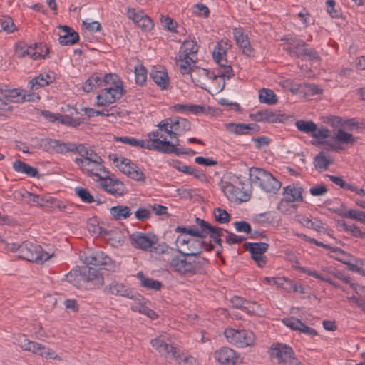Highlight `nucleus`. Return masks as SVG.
Segmentation results:
<instances>
[{
  "label": "nucleus",
  "instance_id": "f257e3e1",
  "mask_svg": "<svg viewBox=\"0 0 365 365\" xmlns=\"http://www.w3.org/2000/svg\"><path fill=\"white\" fill-rule=\"evenodd\" d=\"M178 252L180 255L171 258L170 265L175 272L180 274H200L208 264V260L204 257H190L179 249Z\"/></svg>",
  "mask_w": 365,
  "mask_h": 365
},
{
  "label": "nucleus",
  "instance_id": "f03ea898",
  "mask_svg": "<svg viewBox=\"0 0 365 365\" xmlns=\"http://www.w3.org/2000/svg\"><path fill=\"white\" fill-rule=\"evenodd\" d=\"M222 190L232 202H247L252 194V186L240 176L229 175L227 180L222 181Z\"/></svg>",
  "mask_w": 365,
  "mask_h": 365
},
{
  "label": "nucleus",
  "instance_id": "7ed1b4c3",
  "mask_svg": "<svg viewBox=\"0 0 365 365\" xmlns=\"http://www.w3.org/2000/svg\"><path fill=\"white\" fill-rule=\"evenodd\" d=\"M84 264L101 267L100 269L115 272L119 270V265L102 251L88 250L81 256Z\"/></svg>",
  "mask_w": 365,
  "mask_h": 365
},
{
  "label": "nucleus",
  "instance_id": "20e7f679",
  "mask_svg": "<svg viewBox=\"0 0 365 365\" xmlns=\"http://www.w3.org/2000/svg\"><path fill=\"white\" fill-rule=\"evenodd\" d=\"M109 158L114 163H116V167L129 178L136 181H145V174L130 159L121 157L120 161L118 163L119 158L117 154H110Z\"/></svg>",
  "mask_w": 365,
  "mask_h": 365
},
{
  "label": "nucleus",
  "instance_id": "39448f33",
  "mask_svg": "<svg viewBox=\"0 0 365 365\" xmlns=\"http://www.w3.org/2000/svg\"><path fill=\"white\" fill-rule=\"evenodd\" d=\"M109 158L114 163H116V167L129 178L136 181H145V174L130 159L121 157L120 161L118 163L119 158L117 154H110Z\"/></svg>",
  "mask_w": 365,
  "mask_h": 365
},
{
  "label": "nucleus",
  "instance_id": "423d86ee",
  "mask_svg": "<svg viewBox=\"0 0 365 365\" xmlns=\"http://www.w3.org/2000/svg\"><path fill=\"white\" fill-rule=\"evenodd\" d=\"M225 335L231 344L238 347L251 346L255 342V335L250 330L226 329Z\"/></svg>",
  "mask_w": 365,
  "mask_h": 365
},
{
  "label": "nucleus",
  "instance_id": "0eeeda50",
  "mask_svg": "<svg viewBox=\"0 0 365 365\" xmlns=\"http://www.w3.org/2000/svg\"><path fill=\"white\" fill-rule=\"evenodd\" d=\"M271 356L278 360L279 364L283 365H304L295 356L293 349L283 344H273L271 348Z\"/></svg>",
  "mask_w": 365,
  "mask_h": 365
},
{
  "label": "nucleus",
  "instance_id": "6e6552de",
  "mask_svg": "<svg viewBox=\"0 0 365 365\" xmlns=\"http://www.w3.org/2000/svg\"><path fill=\"white\" fill-rule=\"evenodd\" d=\"M15 340V344L25 351H31L34 354L49 359H56L57 356L52 350L42 346L41 344L29 340L24 334H19Z\"/></svg>",
  "mask_w": 365,
  "mask_h": 365
},
{
  "label": "nucleus",
  "instance_id": "1a4fd4ad",
  "mask_svg": "<svg viewBox=\"0 0 365 365\" xmlns=\"http://www.w3.org/2000/svg\"><path fill=\"white\" fill-rule=\"evenodd\" d=\"M158 128L155 131L148 133L149 139L147 140V143L149 145V150H156L160 152V148L163 146L162 141H168L166 135H170L169 124L166 119L160 121L158 125Z\"/></svg>",
  "mask_w": 365,
  "mask_h": 365
},
{
  "label": "nucleus",
  "instance_id": "9d476101",
  "mask_svg": "<svg viewBox=\"0 0 365 365\" xmlns=\"http://www.w3.org/2000/svg\"><path fill=\"white\" fill-rule=\"evenodd\" d=\"M102 269H95L88 266L76 268L71 274H76L78 272L81 273L83 281L90 283L96 288L102 287L104 284V276Z\"/></svg>",
  "mask_w": 365,
  "mask_h": 365
},
{
  "label": "nucleus",
  "instance_id": "9b49d317",
  "mask_svg": "<svg viewBox=\"0 0 365 365\" xmlns=\"http://www.w3.org/2000/svg\"><path fill=\"white\" fill-rule=\"evenodd\" d=\"M123 87L114 86L101 89L96 96V106L108 107L110 104L116 102L124 93Z\"/></svg>",
  "mask_w": 365,
  "mask_h": 365
},
{
  "label": "nucleus",
  "instance_id": "f8f14e48",
  "mask_svg": "<svg viewBox=\"0 0 365 365\" xmlns=\"http://www.w3.org/2000/svg\"><path fill=\"white\" fill-rule=\"evenodd\" d=\"M245 250L251 254L252 259L259 267H263L267 264V257L264 255L269 248L266 242H245L243 245Z\"/></svg>",
  "mask_w": 365,
  "mask_h": 365
},
{
  "label": "nucleus",
  "instance_id": "ddd939ff",
  "mask_svg": "<svg viewBox=\"0 0 365 365\" xmlns=\"http://www.w3.org/2000/svg\"><path fill=\"white\" fill-rule=\"evenodd\" d=\"M130 240L134 247L147 251L157 244L158 238L150 232H135L130 236Z\"/></svg>",
  "mask_w": 365,
  "mask_h": 365
},
{
  "label": "nucleus",
  "instance_id": "4468645a",
  "mask_svg": "<svg viewBox=\"0 0 365 365\" xmlns=\"http://www.w3.org/2000/svg\"><path fill=\"white\" fill-rule=\"evenodd\" d=\"M167 120L170 126V137L171 139L175 138L177 142H179L178 135H182L191 129L190 122L185 118L175 116Z\"/></svg>",
  "mask_w": 365,
  "mask_h": 365
},
{
  "label": "nucleus",
  "instance_id": "2eb2a0df",
  "mask_svg": "<svg viewBox=\"0 0 365 365\" xmlns=\"http://www.w3.org/2000/svg\"><path fill=\"white\" fill-rule=\"evenodd\" d=\"M303 188L297 184H291L283 188L284 198L278 203L277 209L284 212L282 207L284 203L303 202Z\"/></svg>",
  "mask_w": 365,
  "mask_h": 365
},
{
  "label": "nucleus",
  "instance_id": "dca6fc26",
  "mask_svg": "<svg viewBox=\"0 0 365 365\" xmlns=\"http://www.w3.org/2000/svg\"><path fill=\"white\" fill-rule=\"evenodd\" d=\"M105 292L116 296L128 297L133 300L143 299V297L140 294L133 292L125 284L116 281L113 282L109 286L106 287Z\"/></svg>",
  "mask_w": 365,
  "mask_h": 365
},
{
  "label": "nucleus",
  "instance_id": "f3484780",
  "mask_svg": "<svg viewBox=\"0 0 365 365\" xmlns=\"http://www.w3.org/2000/svg\"><path fill=\"white\" fill-rule=\"evenodd\" d=\"M283 40L287 44L285 51L292 58H300L308 45L303 40L292 36H287Z\"/></svg>",
  "mask_w": 365,
  "mask_h": 365
},
{
  "label": "nucleus",
  "instance_id": "a211bd4d",
  "mask_svg": "<svg viewBox=\"0 0 365 365\" xmlns=\"http://www.w3.org/2000/svg\"><path fill=\"white\" fill-rule=\"evenodd\" d=\"M192 81L198 87L202 89H207V83L209 80L212 79V82L215 81L217 76L212 71L205 68L195 67L192 73L190 74Z\"/></svg>",
  "mask_w": 365,
  "mask_h": 365
},
{
  "label": "nucleus",
  "instance_id": "6ab92c4d",
  "mask_svg": "<svg viewBox=\"0 0 365 365\" xmlns=\"http://www.w3.org/2000/svg\"><path fill=\"white\" fill-rule=\"evenodd\" d=\"M214 248L215 246L212 244L202 240L201 238H192L190 239V243L186 247L187 252L185 253L190 257H201L199 256V255L203 250L207 252H210L212 251Z\"/></svg>",
  "mask_w": 365,
  "mask_h": 365
},
{
  "label": "nucleus",
  "instance_id": "aec40b11",
  "mask_svg": "<svg viewBox=\"0 0 365 365\" xmlns=\"http://www.w3.org/2000/svg\"><path fill=\"white\" fill-rule=\"evenodd\" d=\"M41 252V247L38 245L25 242L20 245V257L29 262H36L40 257L39 252Z\"/></svg>",
  "mask_w": 365,
  "mask_h": 365
},
{
  "label": "nucleus",
  "instance_id": "412c9836",
  "mask_svg": "<svg viewBox=\"0 0 365 365\" xmlns=\"http://www.w3.org/2000/svg\"><path fill=\"white\" fill-rule=\"evenodd\" d=\"M45 145L48 149H52L57 153H76L78 144L73 143H65L60 140L46 138Z\"/></svg>",
  "mask_w": 365,
  "mask_h": 365
},
{
  "label": "nucleus",
  "instance_id": "4be33fe9",
  "mask_svg": "<svg viewBox=\"0 0 365 365\" xmlns=\"http://www.w3.org/2000/svg\"><path fill=\"white\" fill-rule=\"evenodd\" d=\"M214 357L222 365H235L239 356L233 349L222 347L215 352Z\"/></svg>",
  "mask_w": 365,
  "mask_h": 365
},
{
  "label": "nucleus",
  "instance_id": "5701e85b",
  "mask_svg": "<svg viewBox=\"0 0 365 365\" xmlns=\"http://www.w3.org/2000/svg\"><path fill=\"white\" fill-rule=\"evenodd\" d=\"M101 181L103 190L114 196H123L125 193L124 184L118 180L112 179L109 176V178Z\"/></svg>",
  "mask_w": 365,
  "mask_h": 365
},
{
  "label": "nucleus",
  "instance_id": "b1692460",
  "mask_svg": "<svg viewBox=\"0 0 365 365\" xmlns=\"http://www.w3.org/2000/svg\"><path fill=\"white\" fill-rule=\"evenodd\" d=\"M233 35L237 45L242 50V53L247 56H254V51L250 46L247 35H245L241 28H235L233 30Z\"/></svg>",
  "mask_w": 365,
  "mask_h": 365
},
{
  "label": "nucleus",
  "instance_id": "393cba45",
  "mask_svg": "<svg viewBox=\"0 0 365 365\" xmlns=\"http://www.w3.org/2000/svg\"><path fill=\"white\" fill-rule=\"evenodd\" d=\"M201 224L203 227V231H205V238L209 236L220 247V251H222V241L220 237L222 236L223 232H225V229L213 226L208 222H201Z\"/></svg>",
  "mask_w": 365,
  "mask_h": 365
},
{
  "label": "nucleus",
  "instance_id": "a878e982",
  "mask_svg": "<svg viewBox=\"0 0 365 365\" xmlns=\"http://www.w3.org/2000/svg\"><path fill=\"white\" fill-rule=\"evenodd\" d=\"M227 130L236 135H247L252 133H257L259 130V126L256 123H234L226 124Z\"/></svg>",
  "mask_w": 365,
  "mask_h": 365
},
{
  "label": "nucleus",
  "instance_id": "bb28decb",
  "mask_svg": "<svg viewBox=\"0 0 365 365\" xmlns=\"http://www.w3.org/2000/svg\"><path fill=\"white\" fill-rule=\"evenodd\" d=\"M89 176H96L98 180L109 178V171H108L103 164L94 163L88 160L86 163L84 170Z\"/></svg>",
  "mask_w": 365,
  "mask_h": 365
},
{
  "label": "nucleus",
  "instance_id": "cd10ccee",
  "mask_svg": "<svg viewBox=\"0 0 365 365\" xmlns=\"http://www.w3.org/2000/svg\"><path fill=\"white\" fill-rule=\"evenodd\" d=\"M150 76L153 81L162 89H166L169 86L170 81L168 73L163 68L160 70L153 68L151 71Z\"/></svg>",
  "mask_w": 365,
  "mask_h": 365
},
{
  "label": "nucleus",
  "instance_id": "c85d7f7f",
  "mask_svg": "<svg viewBox=\"0 0 365 365\" xmlns=\"http://www.w3.org/2000/svg\"><path fill=\"white\" fill-rule=\"evenodd\" d=\"M269 172L259 168L252 167L249 169V178L250 185L252 183L261 187Z\"/></svg>",
  "mask_w": 365,
  "mask_h": 365
},
{
  "label": "nucleus",
  "instance_id": "c756f323",
  "mask_svg": "<svg viewBox=\"0 0 365 365\" xmlns=\"http://www.w3.org/2000/svg\"><path fill=\"white\" fill-rule=\"evenodd\" d=\"M176 63L179 66L180 71L182 75L192 73L195 68V62L192 58L187 56L183 58V54L180 53L179 58L176 60Z\"/></svg>",
  "mask_w": 365,
  "mask_h": 365
},
{
  "label": "nucleus",
  "instance_id": "7c9ffc66",
  "mask_svg": "<svg viewBox=\"0 0 365 365\" xmlns=\"http://www.w3.org/2000/svg\"><path fill=\"white\" fill-rule=\"evenodd\" d=\"M215 76L217 78L215 80L217 81L219 79L220 81L222 82V85L219 84L215 87V91L217 92H220L224 89L225 86L224 78L226 77L228 79L232 78L234 76V71L230 65L222 66V69H219L218 73H215Z\"/></svg>",
  "mask_w": 365,
  "mask_h": 365
},
{
  "label": "nucleus",
  "instance_id": "2f4dec72",
  "mask_svg": "<svg viewBox=\"0 0 365 365\" xmlns=\"http://www.w3.org/2000/svg\"><path fill=\"white\" fill-rule=\"evenodd\" d=\"M281 187V182L270 173H268L260 188L266 192L275 193Z\"/></svg>",
  "mask_w": 365,
  "mask_h": 365
},
{
  "label": "nucleus",
  "instance_id": "473e14b6",
  "mask_svg": "<svg viewBox=\"0 0 365 365\" xmlns=\"http://www.w3.org/2000/svg\"><path fill=\"white\" fill-rule=\"evenodd\" d=\"M13 168L15 171L26 174L29 177L38 176V171L36 168L31 167L27 163L21 160H16L13 163Z\"/></svg>",
  "mask_w": 365,
  "mask_h": 365
},
{
  "label": "nucleus",
  "instance_id": "72a5a7b5",
  "mask_svg": "<svg viewBox=\"0 0 365 365\" xmlns=\"http://www.w3.org/2000/svg\"><path fill=\"white\" fill-rule=\"evenodd\" d=\"M110 212L116 220L127 219L132 215L130 207L126 205L113 206L110 209Z\"/></svg>",
  "mask_w": 365,
  "mask_h": 365
},
{
  "label": "nucleus",
  "instance_id": "f704fd0d",
  "mask_svg": "<svg viewBox=\"0 0 365 365\" xmlns=\"http://www.w3.org/2000/svg\"><path fill=\"white\" fill-rule=\"evenodd\" d=\"M51 82V77L49 74L44 75L41 73L29 82V88L32 91L37 90L39 88L49 85Z\"/></svg>",
  "mask_w": 365,
  "mask_h": 365
},
{
  "label": "nucleus",
  "instance_id": "c9c22d12",
  "mask_svg": "<svg viewBox=\"0 0 365 365\" xmlns=\"http://www.w3.org/2000/svg\"><path fill=\"white\" fill-rule=\"evenodd\" d=\"M136 277L140 281V285L148 289L158 291L162 287L160 282L146 277L141 271L137 273Z\"/></svg>",
  "mask_w": 365,
  "mask_h": 365
},
{
  "label": "nucleus",
  "instance_id": "e433bc0d",
  "mask_svg": "<svg viewBox=\"0 0 365 365\" xmlns=\"http://www.w3.org/2000/svg\"><path fill=\"white\" fill-rule=\"evenodd\" d=\"M264 122L267 123H284L290 118L286 114L278 113L270 110H264Z\"/></svg>",
  "mask_w": 365,
  "mask_h": 365
},
{
  "label": "nucleus",
  "instance_id": "4c0bfd02",
  "mask_svg": "<svg viewBox=\"0 0 365 365\" xmlns=\"http://www.w3.org/2000/svg\"><path fill=\"white\" fill-rule=\"evenodd\" d=\"M29 48L32 49L33 51L37 50L31 54V58L34 60L38 58H46V56L49 53V48L46 43H34L33 46H31Z\"/></svg>",
  "mask_w": 365,
  "mask_h": 365
},
{
  "label": "nucleus",
  "instance_id": "58836bf2",
  "mask_svg": "<svg viewBox=\"0 0 365 365\" xmlns=\"http://www.w3.org/2000/svg\"><path fill=\"white\" fill-rule=\"evenodd\" d=\"M199 46L197 44V42L193 40H185L180 51V53H181L182 50L183 54V58H186L190 55L196 54L198 52Z\"/></svg>",
  "mask_w": 365,
  "mask_h": 365
},
{
  "label": "nucleus",
  "instance_id": "ea45409f",
  "mask_svg": "<svg viewBox=\"0 0 365 365\" xmlns=\"http://www.w3.org/2000/svg\"><path fill=\"white\" fill-rule=\"evenodd\" d=\"M259 100L261 103L273 105L277 102V98L274 91L269 88H262L259 92Z\"/></svg>",
  "mask_w": 365,
  "mask_h": 365
},
{
  "label": "nucleus",
  "instance_id": "a19ab883",
  "mask_svg": "<svg viewBox=\"0 0 365 365\" xmlns=\"http://www.w3.org/2000/svg\"><path fill=\"white\" fill-rule=\"evenodd\" d=\"M163 146L160 148V152L164 153H175L177 155H185V148H176V145H178V142L176 141L175 144L172 143L170 141H162Z\"/></svg>",
  "mask_w": 365,
  "mask_h": 365
},
{
  "label": "nucleus",
  "instance_id": "79ce46f5",
  "mask_svg": "<svg viewBox=\"0 0 365 365\" xmlns=\"http://www.w3.org/2000/svg\"><path fill=\"white\" fill-rule=\"evenodd\" d=\"M102 86V80L100 74L94 73L88 78L83 85L84 91L88 93L92 91L95 88Z\"/></svg>",
  "mask_w": 365,
  "mask_h": 365
},
{
  "label": "nucleus",
  "instance_id": "37998d69",
  "mask_svg": "<svg viewBox=\"0 0 365 365\" xmlns=\"http://www.w3.org/2000/svg\"><path fill=\"white\" fill-rule=\"evenodd\" d=\"M25 195L32 197L31 200L36 202L41 207H48L51 205L52 202H57L56 199L48 195H33L29 192H25Z\"/></svg>",
  "mask_w": 365,
  "mask_h": 365
},
{
  "label": "nucleus",
  "instance_id": "c03bdc74",
  "mask_svg": "<svg viewBox=\"0 0 365 365\" xmlns=\"http://www.w3.org/2000/svg\"><path fill=\"white\" fill-rule=\"evenodd\" d=\"M229 47H230V45L228 44L227 41H224L222 40L220 42L217 43V49L221 50L222 52H212L213 58L217 63L220 64L222 61L227 63V59L224 58V57Z\"/></svg>",
  "mask_w": 365,
  "mask_h": 365
},
{
  "label": "nucleus",
  "instance_id": "a18cd8bd",
  "mask_svg": "<svg viewBox=\"0 0 365 365\" xmlns=\"http://www.w3.org/2000/svg\"><path fill=\"white\" fill-rule=\"evenodd\" d=\"M295 125L299 130L311 135L316 130V124L312 120H299L296 121Z\"/></svg>",
  "mask_w": 365,
  "mask_h": 365
},
{
  "label": "nucleus",
  "instance_id": "49530a36",
  "mask_svg": "<svg viewBox=\"0 0 365 365\" xmlns=\"http://www.w3.org/2000/svg\"><path fill=\"white\" fill-rule=\"evenodd\" d=\"M102 84H103L105 88H114V86L123 87V82L120 79L119 76L115 73L106 74L102 80Z\"/></svg>",
  "mask_w": 365,
  "mask_h": 365
},
{
  "label": "nucleus",
  "instance_id": "de8ad7c7",
  "mask_svg": "<svg viewBox=\"0 0 365 365\" xmlns=\"http://www.w3.org/2000/svg\"><path fill=\"white\" fill-rule=\"evenodd\" d=\"M334 141L343 144H351L353 145L356 142V139L354 138L352 134L345 132L344 130L339 129L337 134L334 138Z\"/></svg>",
  "mask_w": 365,
  "mask_h": 365
},
{
  "label": "nucleus",
  "instance_id": "09e8293b",
  "mask_svg": "<svg viewBox=\"0 0 365 365\" xmlns=\"http://www.w3.org/2000/svg\"><path fill=\"white\" fill-rule=\"evenodd\" d=\"M302 60H308L314 63H319L321 61V57L319 56L317 51L310 47L309 45L306 47L302 54V56L300 57Z\"/></svg>",
  "mask_w": 365,
  "mask_h": 365
},
{
  "label": "nucleus",
  "instance_id": "8fccbe9b",
  "mask_svg": "<svg viewBox=\"0 0 365 365\" xmlns=\"http://www.w3.org/2000/svg\"><path fill=\"white\" fill-rule=\"evenodd\" d=\"M116 140H119L120 142H123L125 144H129L133 146H138V147H140L142 148H146L148 150H149V148H150V147H148L149 145H148L146 140H138L135 138L128 137V136L119 137V138H117Z\"/></svg>",
  "mask_w": 365,
  "mask_h": 365
},
{
  "label": "nucleus",
  "instance_id": "3c124183",
  "mask_svg": "<svg viewBox=\"0 0 365 365\" xmlns=\"http://www.w3.org/2000/svg\"><path fill=\"white\" fill-rule=\"evenodd\" d=\"M59 43L63 46L73 45L79 41V35L75 31L59 36Z\"/></svg>",
  "mask_w": 365,
  "mask_h": 365
},
{
  "label": "nucleus",
  "instance_id": "603ef678",
  "mask_svg": "<svg viewBox=\"0 0 365 365\" xmlns=\"http://www.w3.org/2000/svg\"><path fill=\"white\" fill-rule=\"evenodd\" d=\"M16 29L13 19L8 16H0V31L11 33Z\"/></svg>",
  "mask_w": 365,
  "mask_h": 365
},
{
  "label": "nucleus",
  "instance_id": "864d4df0",
  "mask_svg": "<svg viewBox=\"0 0 365 365\" xmlns=\"http://www.w3.org/2000/svg\"><path fill=\"white\" fill-rule=\"evenodd\" d=\"M170 353L172 354L173 358L178 363L182 361L187 363L189 361V359L192 358L191 356L185 355L180 349L171 345H170V349L168 350V354Z\"/></svg>",
  "mask_w": 365,
  "mask_h": 365
},
{
  "label": "nucleus",
  "instance_id": "5fc2aeb1",
  "mask_svg": "<svg viewBox=\"0 0 365 365\" xmlns=\"http://www.w3.org/2000/svg\"><path fill=\"white\" fill-rule=\"evenodd\" d=\"M201 222H202L206 221L199 217L195 218V222L200 227V229H197L195 226L189 227V235L192 237H197L201 239L205 238V231H203V227L202 226Z\"/></svg>",
  "mask_w": 365,
  "mask_h": 365
},
{
  "label": "nucleus",
  "instance_id": "6e6d98bb",
  "mask_svg": "<svg viewBox=\"0 0 365 365\" xmlns=\"http://www.w3.org/2000/svg\"><path fill=\"white\" fill-rule=\"evenodd\" d=\"M75 193L85 203L90 204L95 202L93 196L86 188L76 187L75 188Z\"/></svg>",
  "mask_w": 365,
  "mask_h": 365
},
{
  "label": "nucleus",
  "instance_id": "4d7b16f0",
  "mask_svg": "<svg viewBox=\"0 0 365 365\" xmlns=\"http://www.w3.org/2000/svg\"><path fill=\"white\" fill-rule=\"evenodd\" d=\"M215 220L220 224H226L231 220L230 215L224 209L220 207L214 210Z\"/></svg>",
  "mask_w": 365,
  "mask_h": 365
},
{
  "label": "nucleus",
  "instance_id": "13d9d810",
  "mask_svg": "<svg viewBox=\"0 0 365 365\" xmlns=\"http://www.w3.org/2000/svg\"><path fill=\"white\" fill-rule=\"evenodd\" d=\"M58 118H59L58 122L61 123V124H63V125H66L68 126H71V127H73V128H77L82 123L80 118H73L71 116L68 115L60 114Z\"/></svg>",
  "mask_w": 365,
  "mask_h": 365
},
{
  "label": "nucleus",
  "instance_id": "bf43d9fd",
  "mask_svg": "<svg viewBox=\"0 0 365 365\" xmlns=\"http://www.w3.org/2000/svg\"><path fill=\"white\" fill-rule=\"evenodd\" d=\"M153 347L155 348L161 354H168L170 344L165 343L162 339L156 338L150 341Z\"/></svg>",
  "mask_w": 365,
  "mask_h": 365
},
{
  "label": "nucleus",
  "instance_id": "052dcab7",
  "mask_svg": "<svg viewBox=\"0 0 365 365\" xmlns=\"http://www.w3.org/2000/svg\"><path fill=\"white\" fill-rule=\"evenodd\" d=\"M331 162L320 152L314 159V167L317 169H327Z\"/></svg>",
  "mask_w": 365,
  "mask_h": 365
},
{
  "label": "nucleus",
  "instance_id": "680f3d73",
  "mask_svg": "<svg viewBox=\"0 0 365 365\" xmlns=\"http://www.w3.org/2000/svg\"><path fill=\"white\" fill-rule=\"evenodd\" d=\"M341 225L346 232H349L353 236L360 238L365 237V232H362L358 227L354 225H348L344 221L341 223Z\"/></svg>",
  "mask_w": 365,
  "mask_h": 365
},
{
  "label": "nucleus",
  "instance_id": "e2e57ef3",
  "mask_svg": "<svg viewBox=\"0 0 365 365\" xmlns=\"http://www.w3.org/2000/svg\"><path fill=\"white\" fill-rule=\"evenodd\" d=\"M135 82L138 85H143L146 81L147 71L143 66H139L135 68Z\"/></svg>",
  "mask_w": 365,
  "mask_h": 365
},
{
  "label": "nucleus",
  "instance_id": "0e129e2a",
  "mask_svg": "<svg viewBox=\"0 0 365 365\" xmlns=\"http://www.w3.org/2000/svg\"><path fill=\"white\" fill-rule=\"evenodd\" d=\"M283 324L294 331H299L302 326V322L294 317L284 318L282 319Z\"/></svg>",
  "mask_w": 365,
  "mask_h": 365
},
{
  "label": "nucleus",
  "instance_id": "69168bd1",
  "mask_svg": "<svg viewBox=\"0 0 365 365\" xmlns=\"http://www.w3.org/2000/svg\"><path fill=\"white\" fill-rule=\"evenodd\" d=\"M22 96V91H19L18 89L9 90L5 94V98L7 101L21 103V98Z\"/></svg>",
  "mask_w": 365,
  "mask_h": 365
},
{
  "label": "nucleus",
  "instance_id": "338daca9",
  "mask_svg": "<svg viewBox=\"0 0 365 365\" xmlns=\"http://www.w3.org/2000/svg\"><path fill=\"white\" fill-rule=\"evenodd\" d=\"M92 152L93 150L91 148H86L83 144L79 143L78 144L76 153L79 154L86 163L90 160Z\"/></svg>",
  "mask_w": 365,
  "mask_h": 365
},
{
  "label": "nucleus",
  "instance_id": "774afa93",
  "mask_svg": "<svg viewBox=\"0 0 365 365\" xmlns=\"http://www.w3.org/2000/svg\"><path fill=\"white\" fill-rule=\"evenodd\" d=\"M347 218L356 220L365 224V212L363 211L349 210L347 212Z\"/></svg>",
  "mask_w": 365,
  "mask_h": 365
}]
</instances>
